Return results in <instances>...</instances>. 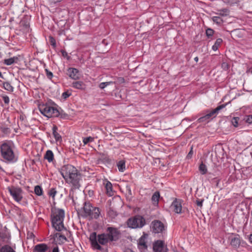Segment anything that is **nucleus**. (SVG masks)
<instances>
[{
	"label": "nucleus",
	"mask_w": 252,
	"mask_h": 252,
	"mask_svg": "<svg viewBox=\"0 0 252 252\" xmlns=\"http://www.w3.org/2000/svg\"><path fill=\"white\" fill-rule=\"evenodd\" d=\"M120 232L117 228L108 227L106 232L97 235L95 232L92 233L89 237L91 247L93 250L101 252H108L109 246L114 241L119 239Z\"/></svg>",
	"instance_id": "1"
},
{
	"label": "nucleus",
	"mask_w": 252,
	"mask_h": 252,
	"mask_svg": "<svg viewBox=\"0 0 252 252\" xmlns=\"http://www.w3.org/2000/svg\"><path fill=\"white\" fill-rule=\"evenodd\" d=\"M65 217V212L63 209L56 207L51 209V221L52 226L57 231L66 230L64 225L63 220Z\"/></svg>",
	"instance_id": "2"
},
{
	"label": "nucleus",
	"mask_w": 252,
	"mask_h": 252,
	"mask_svg": "<svg viewBox=\"0 0 252 252\" xmlns=\"http://www.w3.org/2000/svg\"><path fill=\"white\" fill-rule=\"evenodd\" d=\"M1 157L7 163H13L17 160V157L15 155L11 145L8 143H3L0 146Z\"/></svg>",
	"instance_id": "3"
},
{
	"label": "nucleus",
	"mask_w": 252,
	"mask_h": 252,
	"mask_svg": "<svg viewBox=\"0 0 252 252\" xmlns=\"http://www.w3.org/2000/svg\"><path fill=\"white\" fill-rule=\"evenodd\" d=\"M83 209V217H89L90 220H93L97 219L99 217L100 212L99 208L92 206L90 202H85Z\"/></svg>",
	"instance_id": "4"
},
{
	"label": "nucleus",
	"mask_w": 252,
	"mask_h": 252,
	"mask_svg": "<svg viewBox=\"0 0 252 252\" xmlns=\"http://www.w3.org/2000/svg\"><path fill=\"white\" fill-rule=\"evenodd\" d=\"M38 108L41 113L48 118L58 117L60 115V112L57 108L47 103L40 105Z\"/></svg>",
	"instance_id": "5"
},
{
	"label": "nucleus",
	"mask_w": 252,
	"mask_h": 252,
	"mask_svg": "<svg viewBox=\"0 0 252 252\" xmlns=\"http://www.w3.org/2000/svg\"><path fill=\"white\" fill-rule=\"evenodd\" d=\"M127 226L131 228H142L146 224L145 219L140 215L129 218L127 220Z\"/></svg>",
	"instance_id": "6"
},
{
	"label": "nucleus",
	"mask_w": 252,
	"mask_h": 252,
	"mask_svg": "<svg viewBox=\"0 0 252 252\" xmlns=\"http://www.w3.org/2000/svg\"><path fill=\"white\" fill-rule=\"evenodd\" d=\"M67 179L65 182L70 185L71 187V190L79 189L81 187L80 181L82 180V176L80 172L77 171L73 176L67 178Z\"/></svg>",
	"instance_id": "7"
},
{
	"label": "nucleus",
	"mask_w": 252,
	"mask_h": 252,
	"mask_svg": "<svg viewBox=\"0 0 252 252\" xmlns=\"http://www.w3.org/2000/svg\"><path fill=\"white\" fill-rule=\"evenodd\" d=\"M7 189L15 201L18 203L21 201L24 191L21 188L11 186L8 187Z\"/></svg>",
	"instance_id": "8"
},
{
	"label": "nucleus",
	"mask_w": 252,
	"mask_h": 252,
	"mask_svg": "<svg viewBox=\"0 0 252 252\" xmlns=\"http://www.w3.org/2000/svg\"><path fill=\"white\" fill-rule=\"evenodd\" d=\"M59 171L65 181H67V178H70L78 171L74 166L70 164L63 165L59 169Z\"/></svg>",
	"instance_id": "9"
},
{
	"label": "nucleus",
	"mask_w": 252,
	"mask_h": 252,
	"mask_svg": "<svg viewBox=\"0 0 252 252\" xmlns=\"http://www.w3.org/2000/svg\"><path fill=\"white\" fill-rule=\"evenodd\" d=\"M151 228L155 233L162 234L166 230L165 225L159 220H154L151 223Z\"/></svg>",
	"instance_id": "10"
},
{
	"label": "nucleus",
	"mask_w": 252,
	"mask_h": 252,
	"mask_svg": "<svg viewBox=\"0 0 252 252\" xmlns=\"http://www.w3.org/2000/svg\"><path fill=\"white\" fill-rule=\"evenodd\" d=\"M153 250L155 252H167L168 249L163 241L158 240L153 244Z\"/></svg>",
	"instance_id": "11"
},
{
	"label": "nucleus",
	"mask_w": 252,
	"mask_h": 252,
	"mask_svg": "<svg viewBox=\"0 0 252 252\" xmlns=\"http://www.w3.org/2000/svg\"><path fill=\"white\" fill-rule=\"evenodd\" d=\"M230 245L235 248L239 247L241 244L240 236L238 234H235L234 237L230 236L229 237Z\"/></svg>",
	"instance_id": "12"
},
{
	"label": "nucleus",
	"mask_w": 252,
	"mask_h": 252,
	"mask_svg": "<svg viewBox=\"0 0 252 252\" xmlns=\"http://www.w3.org/2000/svg\"><path fill=\"white\" fill-rule=\"evenodd\" d=\"M67 74L69 77L75 80L79 79V71L77 69L72 67H70L67 69Z\"/></svg>",
	"instance_id": "13"
},
{
	"label": "nucleus",
	"mask_w": 252,
	"mask_h": 252,
	"mask_svg": "<svg viewBox=\"0 0 252 252\" xmlns=\"http://www.w3.org/2000/svg\"><path fill=\"white\" fill-rule=\"evenodd\" d=\"M229 102L228 103H225L224 104H221L220 105H219L218 106L217 108H216L215 109H214V110L211 111L210 112H209V111L208 110H206V113H207V114H208V115H210V117L211 118L212 117H216V115L217 114H218V113L219 112V111L221 110L222 109L225 108L226 107V106L229 103Z\"/></svg>",
	"instance_id": "14"
},
{
	"label": "nucleus",
	"mask_w": 252,
	"mask_h": 252,
	"mask_svg": "<svg viewBox=\"0 0 252 252\" xmlns=\"http://www.w3.org/2000/svg\"><path fill=\"white\" fill-rule=\"evenodd\" d=\"M49 247L45 243H41L36 245L34 247V252H46L49 251Z\"/></svg>",
	"instance_id": "15"
},
{
	"label": "nucleus",
	"mask_w": 252,
	"mask_h": 252,
	"mask_svg": "<svg viewBox=\"0 0 252 252\" xmlns=\"http://www.w3.org/2000/svg\"><path fill=\"white\" fill-rule=\"evenodd\" d=\"M171 207L173 208V211L178 214L181 213L182 212V205L180 200L175 199V200L172 203Z\"/></svg>",
	"instance_id": "16"
},
{
	"label": "nucleus",
	"mask_w": 252,
	"mask_h": 252,
	"mask_svg": "<svg viewBox=\"0 0 252 252\" xmlns=\"http://www.w3.org/2000/svg\"><path fill=\"white\" fill-rule=\"evenodd\" d=\"M10 237L9 234L6 231H0V246L4 243H7Z\"/></svg>",
	"instance_id": "17"
},
{
	"label": "nucleus",
	"mask_w": 252,
	"mask_h": 252,
	"mask_svg": "<svg viewBox=\"0 0 252 252\" xmlns=\"http://www.w3.org/2000/svg\"><path fill=\"white\" fill-rule=\"evenodd\" d=\"M71 86L74 89L81 91H84L86 88V84L84 82L81 81H76L73 82Z\"/></svg>",
	"instance_id": "18"
},
{
	"label": "nucleus",
	"mask_w": 252,
	"mask_h": 252,
	"mask_svg": "<svg viewBox=\"0 0 252 252\" xmlns=\"http://www.w3.org/2000/svg\"><path fill=\"white\" fill-rule=\"evenodd\" d=\"M53 238L54 239L57 238L59 244L60 245L63 244L65 242L68 241L67 239L64 235L58 232L54 233Z\"/></svg>",
	"instance_id": "19"
},
{
	"label": "nucleus",
	"mask_w": 252,
	"mask_h": 252,
	"mask_svg": "<svg viewBox=\"0 0 252 252\" xmlns=\"http://www.w3.org/2000/svg\"><path fill=\"white\" fill-rule=\"evenodd\" d=\"M138 248L141 252L146 250L147 248V246L145 242V238L143 236H141L139 239L138 242Z\"/></svg>",
	"instance_id": "20"
},
{
	"label": "nucleus",
	"mask_w": 252,
	"mask_h": 252,
	"mask_svg": "<svg viewBox=\"0 0 252 252\" xmlns=\"http://www.w3.org/2000/svg\"><path fill=\"white\" fill-rule=\"evenodd\" d=\"M104 184L107 194L110 196H112L113 195V191L111 183L108 181H106L105 183H104Z\"/></svg>",
	"instance_id": "21"
},
{
	"label": "nucleus",
	"mask_w": 252,
	"mask_h": 252,
	"mask_svg": "<svg viewBox=\"0 0 252 252\" xmlns=\"http://www.w3.org/2000/svg\"><path fill=\"white\" fill-rule=\"evenodd\" d=\"M15 246L11 247L8 245H5L0 249V252H16Z\"/></svg>",
	"instance_id": "22"
},
{
	"label": "nucleus",
	"mask_w": 252,
	"mask_h": 252,
	"mask_svg": "<svg viewBox=\"0 0 252 252\" xmlns=\"http://www.w3.org/2000/svg\"><path fill=\"white\" fill-rule=\"evenodd\" d=\"M58 127L54 125L52 127L53 134L57 142L62 141V137L61 135L57 132Z\"/></svg>",
	"instance_id": "23"
},
{
	"label": "nucleus",
	"mask_w": 252,
	"mask_h": 252,
	"mask_svg": "<svg viewBox=\"0 0 252 252\" xmlns=\"http://www.w3.org/2000/svg\"><path fill=\"white\" fill-rule=\"evenodd\" d=\"M44 158L47 159L49 162L53 161L54 154L51 150H47L44 155Z\"/></svg>",
	"instance_id": "24"
},
{
	"label": "nucleus",
	"mask_w": 252,
	"mask_h": 252,
	"mask_svg": "<svg viewBox=\"0 0 252 252\" xmlns=\"http://www.w3.org/2000/svg\"><path fill=\"white\" fill-rule=\"evenodd\" d=\"M159 196V193L158 191L155 192L152 195V201L154 205H157L158 204Z\"/></svg>",
	"instance_id": "25"
},
{
	"label": "nucleus",
	"mask_w": 252,
	"mask_h": 252,
	"mask_svg": "<svg viewBox=\"0 0 252 252\" xmlns=\"http://www.w3.org/2000/svg\"><path fill=\"white\" fill-rule=\"evenodd\" d=\"M118 170L120 172H124L126 169V162L124 160H121L117 164Z\"/></svg>",
	"instance_id": "26"
},
{
	"label": "nucleus",
	"mask_w": 252,
	"mask_h": 252,
	"mask_svg": "<svg viewBox=\"0 0 252 252\" xmlns=\"http://www.w3.org/2000/svg\"><path fill=\"white\" fill-rule=\"evenodd\" d=\"M211 119V118L210 117V115H208V114L207 113L204 116L199 118L197 120V122L199 123H204V122H209Z\"/></svg>",
	"instance_id": "27"
},
{
	"label": "nucleus",
	"mask_w": 252,
	"mask_h": 252,
	"mask_svg": "<svg viewBox=\"0 0 252 252\" xmlns=\"http://www.w3.org/2000/svg\"><path fill=\"white\" fill-rule=\"evenodd\" d=\"M3 87L5 90L10 92H13L14 91V87L8 82H5L3 83Z\"/></svg>",
	"instance_id": "28"
},
{
	"label": "nucleus",
	"mask_w": 252,
	"mask_h": 252,
	"mask_svg": "<svg viewBox=\"0 0 252 252\" xmlns=\"http://www.w3.org/2000/svg\"><path fill=\"white\" fill-rule=\"evenodd\" d=\"M222 42V40L221 38H218L216 40L215 44L213 45L212 49L214 51H217L218 49V48L219 47V46H220V45L221 44Z\"/></svg>",
	"instance_id": "29"
},
{
	"label": "nucleus",
	"mask_w": 252,
	"mask_h": 252,
	"mask_svg": "<svg viewBox=\"0 0 252 252\" xmlns=\"http://www.w3.org/2000/svg\"><path fill=\"white\" fill-rule=\"evenodd\" d=\"M34 193L38 196H41L43 194V189L41 186H36L34 187Z\"/></svg>",
	"instance_id": "30"
},
{
	"label": "nucleus",
	"mask_w": 252,
	"mask_h": 252,
	"mask_svg": "<svg viewBox=\"0 0 252 252\" xmlns=\"http://www.w3.org/2000/svg\"><path fill=\"white\" fill-rule=\"evenodd\" d=\"M212 20L214 23H216L218 25H221L223 23V20L219 16H214Z\"/></svg>",
	"instance_id": "31"
},
{
	"label": "nucleus",
	"mask_w": 252,
	"mask_h": 252,
	"mask_svg": "<svg viewBox=\"0 0 252 252\" xmlns=\"http://www.w3.org/2000/svg\"><path fill=\"white\" fill-rule=\"evenodd\" d=\"M199 169L202 174L204 175L207 173V169L206 166L202 162L200 164Z\"/></svg>",
	"instance_id": "32"
},
{
	"label": "nucleus",
	"mask_w": 252,
	"mask_h": 252,
	"mask_svg": "<svg viewBox=\"0 0 252 252\" xmlns=\"http://www.w3.org/2000/svg\"><path fill=\"white\" fill-rule=\"evenodd\" d=\"M240 120V118L238 117H234L232 118L231 123V124L235 127L238 126V122Z\"/></svg>",
	"instance_id": "33"
},
{
	"label": "nucleus",
	"mask_w": 252,
	"mask_h": 252,
	"mask_svg": "<svg viewBox=\"0 0 252 252\" xmlns=\"http://www.w3.org/2000/svg\"><path fill=\"white\" fill-rule=\"evenodd\" d=\"M48 252H60V249L58 246L56 244L53 245L50 248H49Z\"/></svg>",
	"instance_id": "34"
},
{
	"label": "nucleus",
	"mask_w": 252,
	"mask_h": 252,
	"mask_svg": "<svg viewBox=\"0 0 252 252\" xmlns=\"http://www.w3.org/2000/svg\"><path fill=\"white\" fill-rule=\"evenodd\" d=\"M114 82H112V81H110V82H102L101 83L99 84V87L101 89H104L106 87H107V86L110 85V84H113Z\"/></svg>",
	"instance_id": "35"
},
{
	"label": "nucleus",
	"mask_w": 252,
	"mask_h": 252,
	"mask_svg": "<svg viewBox=\"0 0 252 252\" xmlns=\"http://www.w3.org/2000/svg\"><path fill=\"white\" fill-rule=\"evenodd\" d=\"M94 140V137H92L91 136L85 137L83 138V142L84 145L87 144L89 142H93Z\"/></svg>",
	"instance_id": "36"
},
{
	"label": "nucleus",
	"mask_w": 252,
	"mask_h": 252,
	"mask_svg": "<svg viewBox=\"0 0 252 252\" xmlns=\"http://www.w3.org/2000/svg\"><path fill=\"white\" fill-rule=\"evenodd\" d=\"M4 63L7 65H10L14 63V58H11L4 60Z\"/></svg>",
	"instance_id": "37"
},
{
	"label": "nucleus",
	"mask_w": 252,
	"mask_h": 252,
	"mask_svg": "<svg viewBox=\"0 0 252 252\" xmlns=\"http://www.w3.org/2000/svg\"><path fill=\"white\" fill-rule=\"evenodd\" d=\"M57 193V191L55 188L51 189L48 192V194L50 196H51L53 198H54L56 194Z\"/></svg>",
	"instance_id": "38"
},
{
	"label": "nucleus",
	"mask_w": 252,
	"mask_h": 252,
	"mask_svg": "<svg viewBox=\"0 0 252 252\" xmlns=\"http://www.w3.org/2000/svg\"><path fill=\"white\" fill-rule=\"evenodd\" d=\"M214 30L210 28H208L206 31V36L210 38L211 36H212L214 34Z\"/></svg>",
	"instance_id": "39"
},
{
	"label": "nucleus",
	"mask_w": 252,
	"mask_h": 252,
	"mask_svg": "<svg viewBox=\"0 0 252 252\" xmlns=\"http://www.w3.org/2000/svg\"><path fill=\"white\" fill-rule=\"evenodd\" d=\"M0 129H1V131L4 134H9L11 132L10 129L8 127L1 126L0 127Z\"/></svg>",
	"instance_id": "40"
},
{
	"label": "nucleus",
	"mask_w": 252,
	"mask_h": 252,
	"mask_svg": "<svg viewBox=\"0 0 252 252\" xmlns=\"http://www.w3.org/2000/svg\"><path fill=\"white\" fill-rule=\"evenodd\" d=\"M71 95V93L67 90L66 92H63L62 94V97H63V99H66L68 97H69Z\"/></svg>",
	"instance_id": "41"
},
{
	"label": "nucleus",
	"mask_w": 252,
	"mask_h": 252,
	"mask_svg": "<svg viewBox=\"0 0 252 252\" xmlns=\"http://www.w3.org/2000/svg\"><path fill=\"white\" fill-rule=\"evenodd\" d=\"M45 72H46V76L49 79H52V78H53V74L52 72H51L50 71H49L48 69H45Z\"/></svg>",
	"instance_id": "42"
},
{
	"label": "nucleus",
	"mask_w": 252,
	"mask_h": 252,
	"mask_svg": "<svg viewBox=\"0 0 252 252\" xmlns=\"http://www.w3.org/2000/svg\"><path fill=\"white\" fill-rule=\"evenodd\" d=\"M246 122L248 124H252V115H250L246 116L244 119Z\"/></svg>",
	"instance_id": "43"
},
{
	"label": "nucleus",
	"mask_w": 252,
	"mask_h": 252,
	"mask_svg": "<svg viewBox=\"0 0 252 252\" xmlns=\"http://www.w3.org/2000/svg\"><path fill=\"white\" fill-rule=\"evenodd\" d=\"M49 42L50 44L54 47H55L56 46V40L53 36H49Z\"/></svg>",
	"instance_id": "44"
},
{
	"label": "nucleus",
	"mask_w": 252,
	"mask_h": 252,
	"mask_svg": "<svg viewBox=\"0 0 252 252\" xmlns=\"http://www.w3.org/2000/svg\"><path fill=\"white\" fill-rule=\"evenodd\" d=\"M1 97L2 98V99L4 101V102L5 104H8L9 103L10 100H9V98L8 96L5 95H2Z\"/></svg>",
	"instance_id": "45"
},
{
	"label": "nucleus",
	"mask_w": 252,
	"mask_h": 252,
	"mask_svg": "<svg viewBox=\"0 0 252 252\" xmlns=\"http://www.w3.org/2000/svg\"><path fill=\"white\" fill-rule=\"evenodd\" d=\"M61 52L63 57L66 58L67 60H69L70 59V57L68 56L67 53L65 50H62Z\"/></svg>",
	"instance_id": "46"
},
{
	"label": "nucleus",
	"mask_w": 252,
	"mask_h": 252,
	"mask_svg": "<svg viewBox=\"0 0 252 252\" xmlns=\"http://www.w3.org/2000/svg\"><path fill=\"white\" fill-rule=\"evenodd\" d=\"M62 0H49V3L50 5L54 6L57 3L60 2Z\"/></svg>",
	"instance_id": "47"
},
{
	"label": "nucleus",
	"mask_w": 252,
	"mask_h": 252,
	"mask_svg": "<svg viewBox=\"0 0 252 252\" xmlns=\"http://www.w3.org/2000/svg\"><path fill=\"white\" fill-rule=\"evenodd\" d=\"M203 201H204L203 199H197L196 200V204L198 207H199L200 208H202Z\"/></svg>",
	"instance_id": "48"
},
{
	"label": "nucleus",
	"mask_w": 252,
	"mask_h": 252,
	"mask_svg": "<svg viewBox=\"0 0 252 252\" xmlns=\"http://www.w3.org/2000/svg\"><path fill=\"white\" fill-rule=\"evenodd\" d=\"M219 182H220V179H219L218 178H214L212 181H211V183L212 184H215V185L216 186V187H218V185L219 184Z\"/></svg>",
	"instance_id": "49"
},
{
	"label": "nucleus",
	"mask_w": 252,
	"mask_h": 252,
	"mask_svg": "<svg viewBox=\"0 0 252 252\" xmlns=\"http://www.w3.org/2000/svg\"><path fill=\"white\" fill-rule=\"evenodd\" d=\"M60 115L61 116V118H62L63 119H67L69 117L68 114H67L63 112H60L59 116Z\"/></svg>",
	"instance_id": "50"
},
{
	"label": "nucleus",
	"mask_w": 252,
	"mask_h": 252,
	"mask_svg": "<svg viewBox=\"0 0 252 252\" xmlns=\"http://www.w3.org/2000/svg\"><path fill=\"white\" fill-rule=\"evenodd\" d=\"M193 154V150H192V147H191L190 151L189 152L187 155L188 158H190L192 157V155Z\"/></svg>",
	"instance_id": "51"
},
{
	"label": "nucleus",
	"mask_w": 252,
	"mask_h": 252,
	"mask_svg": "<svg viewBox=\"0 0 252 252\" xmlns=\"http://www.w3.org/2000/svg\"><path fill=\"white\" fill-rule=\"evenodd\" d=\"M219 11L220 12H222L223 13H225V14H226V13H227L228 11V10L226 8L222 9L219 10Z\"/></svg>",
	"instance_id": "52"
},
{
	"label": "nucleus",
	"mask_w": 252,
	"mask_h": 252,
	"mask_svg": "<svg viewBox=\"0 0 252 252\" xmlns=\"http://www.w3.org/2000/svg\"><path fill=\"white\" fill-rule=\"evenodd\" d=\"M249 241L251 243H252V234L250 235Z\"/></svg>",
	"instance_id": "53"
},
{
	"label": "nucleus",
	"mask_w": 252,
	"mask_h": 252,
	"mask_svg": "<svg viewBox=\"0 0 252 252\" xmlns=\"http://www.w3.org/2000/svg\"><path fill=\"white\" fill-rule=\"evenodd\" d=\"M125 252H134L133 251H132L131 250L129 249H126Z\"/></svg>",
	"instance_id": "54"
},
{
	"label": "nucleus",
	"mask_w": 252,
	"mask_h": 252,
	"mask_svg": "<svg viewBox=\"0 0 252 252\" xmlns=\"http://www.w3.org/2000/svg\"><path fill=\"white\" fill-rule=\"evenodd\" d=\"M194 60L196 62H197L198 61V58L197 57H196L194 58Z\"/></svg>",
	"instance_id": "55"
},
{
	"label": "nucleus",
	"mask_w": 252,
	"mask_h": 252,
	"mask_svg": "<svg viewBox=\"0 0 252 252\" xmlns=\"http://www.w3.org/2000/svg\"><path fill=\"white\" fill-rule=\"evenodd\" d=\"M222 12H220V15L221 16L226 15V14H224L223 13H221Z\"/></svg>",
	"instance_id": "56"
},
{
	"label": "nucleus",
	"mask_w": 252,
	"mask_h": 252,
	"mask_svg": "<svg viewBox=\"0 0 252 252\" xmlns=\"http://www.w3.org/2000/svg\"><path fill=\"white\" fill-rule=\"evenodd\" d=\"M30 238H32L33 237H34V235H33V234L32 233H31V235H30Z\"/></svg>",
	"instance_id": "57"
},
{
	"label": "nucleus",
	"mask_w": 252,
	"mask_h": 252,
	"mask_svg": "<svg viewBox=\"0 0 252 252\" xmlns=\"http://www.w3.org/2000/svg\"><path fill=\"white\" fill-rule=\"evenodd\" d=\"M0 77L3 78V76H2V74L1 73V72L0 71Z\"/></svg>",
	"instance_id": "58"
},
{
	"label": "nucleus",
	"mask_w": 252,
	"mask_h": 252,
	"mask_svg": "<svg viewBox=\"0 0 252 252\" xmlns=\"http://www.w3.org/2000/svg\"><path fill=\"white\" fill-rule=\"evenodd\" d=\"M250 72H251V73H252V68L250 69Z\"/></svg>",
	"instance_id": "59"
}]
</instances>
